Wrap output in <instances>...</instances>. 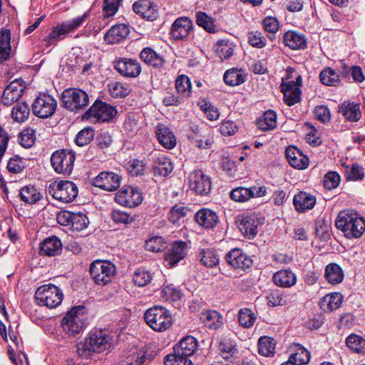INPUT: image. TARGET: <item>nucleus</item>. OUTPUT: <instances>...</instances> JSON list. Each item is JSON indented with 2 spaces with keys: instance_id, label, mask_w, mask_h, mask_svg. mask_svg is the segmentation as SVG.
Masks as SVG:
<instances>
[{
  "instance_id": "1",
  "label": "nucleus",
  "mask_w": 365,
  "mask_h": 365,
  "mask_svg": "<svg viewBox=\"0 0 365 365\" xmlns=\"http://www.w3.org/2000/svg\"><path fill=\"white\" fill-rule=\"evenodd\" d=\"M113 342V336L107 329H95L90 331L83 342L77 345V352L82 359H88L94 353L108 350Z\"/></svg>"
},
{
  "instance_id": "2",
  "label": "nucleus",
  "mask_w": 365,
  "mask_h": 365,
  "mask_svg": "<svg viewBox=\"0 0 365 365\" xmlns=\"http://www.w3.org/2000/svg\"><path fill=\"white\" fill-rule=\"evenodd\" d=\"M335 225L349 239L359 238L365 231V220L353 210L340 212Z\"/></svg>"
},
{
  "instance_id": "3",
  "label": "nucleus",
  "mask_w": 365,
  "mask_h": 365,
  "mask_svg": "<svg viewBox=\"0 0 365 365\" xmlns=\"http://www.w3.org/2000/svg\"><path fill=\"white\" fill-rule=\"evenodd\" d=\"M23 96V79L16 78L11 81L4 89L2 95V102L6 106H11L14 103L16 104L11 110V118L17 123L23 122V103L20 99Z\"/></svg>"
},
{
  "instance_id": "4",
  "label": "nucleus",
  "mask_w": 365,
  "mask_h": 365,
  "mask_svg": "<svg viewBox=\"0 0 365 365\" xmlns=\"http://www.w3.org/2000/svg\"><path fill=\"white\" fill-rule=\"evenodd\" d=\"M146 324L154 331L163 332L172 325V316L170 312L161 306H154L144 314Z\"/></svg>"
},
{
  "instance_id": "5",
  "label": "nucleus",
  "mask_w": 365,
  "mask_h": 365,
  "mask_svg": "<svg viewBox=\"0 0 365 365\" xmlns=\"http://www.w3.org/2000/svg\"><path fill=\"white\" fill-rule=\"evenodd\" d=\"M87 17L88 13L86 12L81 16L57 24L43 39L46 45L48 46L56 45L60 40L64 38V36L78 29L83 24Z\"/></svg>"
},
{
  "instance_id": "6",
  "label": "nucleus",
  "mask_w": 365,
  "mask_h": 365,
  "mask_svg": "<svg viewBox=\"0 0 365 365\" xmlns=\"http://www.w3.org/2000/svg\"><path fill=\"white\" fill-rule=\"evenodd\" d=\"M35 299L38 304L46 306L49 309L59 306L63 299L62 290L52 284H46L37 288Z\"/></svg>"
},
{
  "instance_id": "7",
  "label": "nucleus",
  "mask_w": 365,
  "mask_h": 365,
  "mask_svg": "<svg viewBox=\"0 0 365 365\" xmlns=\"http://www.w3.org/2000/svg\"><path fill=\"white\" fill-rule=\"evenodd\" d=\"M61 100L63 106L73 112L84 109L89 103L88 94L77 88H70L63 91Z\"/></svg>"
},
{
  "instance_id": "8",
  "label": "nucleus",
  "mask_w": 365,
  "mask_h": 365,
  "mask_svg": "<svg viewBox=\"0 0 365 365\" xmlns=\"http://www.w3.org/2000/svg\"><path fill=\"white\" fill-rule=\"evenodd\" d=\"M83 310V307H73L63 318L61 326L63 331L68 336H75L85 328L86 317Z\"/></svg>"
},
{
  "instance_id": "9",
  "label": "nucleus",
  "mask_w": 365,
  "mask_h": 365,
  "mask_svg": "<svg viewBox=\"0 0 365 365\" xmlns=\"http://www.w3.org/2000/svg\"><path fill=\"white\" fill-rule=\"evenodd\" d=\"M48 193L63 202H72L78 195L77 186L71 181L53 182L49 185Z\"/></svg>"
},
{
  "instance_id": "10",
  "label": "nucleus",
  "mask_w": 365,
  "mask_h": 365,
  "mask_svg": "<svg viewBox=\"0 0 365 365\" xmlns=\"http://www.w3.org/2000/svg\"><path fill=\"white\" fill-rule=\"evenodd\" d=\"M75 158V154L72 150H59L51 155V163L56 173L68 175L73 169Z\"/></svg>"
},
{
  "instance_id": "11",
  "label": "nucleus",
  "mask_w": 365,
  "mask_h": 365,
  "mask_svg": "<svg viewBox=\"0 0 365 365\" xmlns=\"http://www.w3.org/2000/svg\"><path fill=\"white\" fill-rule=\"evenodd\" d=\"M117 113L115 107L101 101H96L84 113L83 118L93 122H106L111 120Z\"/></svg>"
},
{
  "instance_id": "12",
  "label": "nucleus",
  "mask_w": 365,
  "mask_h": 365,
  "mask_svg": "<svg viewBox=\"0 0 365 365\" xmlns=\"http://www.w3.org/2000/svg\"><path fill=\"white\" fill-rule=\"evenodd\" d=\"M115 265L108 261L96 260L90 266V274L98 284L105 285L111 281L115 273Z\"/></svg>"
},
{
  "instance_id": "13",
  "label": "nucleus",
  "mask_w": 365,
  "mask_h": 365,
  "mask_svg": "<svg viewBox=\"0 0 365 365\" xmlns=\"http://www.w3.org/2000/svg\"><path fill=\"white\" fill-rule=\"evenodd\" d=\"M56 101L50 95L41 93L37 96L32 104V110L35 115L41 118H47L55 113Z\"/></svg>"
},
{
  "instance_id": "14",
  "label": "nucleus",
  "mask_w": 365,
  "mask_h": 365,
  "mask_svg": "<svg viewBox=\"0 0 365 365\" xmlns=\"http://www.w3.org/2000/svg\"><path fill=\"white\" fill-rule=\"evenodd\" d=\"M189 186L191 190L200 195H206L210 193L212 184L210 178L197 170L192 172L189 175Z\"/></svg>"
},
{
  "instance_id": "15",
  "label": "nucleus",
  "mask_w": 365,
  "mask_h": 365,
  "mask_svg": "<svg viewBox=\"0 0 365 365\" xmlns=\"http://www.w3.org/2000/svg\"><path fill=\"white\" fill-rule=\"evenodd\" d=\"M267 194L265 186H253L250 187H237L230 192V197L235 202H245L252 197L264 196Z\"/></svg>"
},
{
  "instance_id": "16",
  "label": "nucleus",
  "mask_w": 365,
  "mask_h": 365,
  "mask_svg": "<svg viewBox=\"0 0 365 365\" xmlns=\"http://www.w3.org/2000/svg\"><path fill=\"white\" fill-rule=\"evenodd\" d=\"M115 200L119 205L128 207H135L143 201L141 192L133 187H123L118 191Z\"/></svg>"
},
{
  "instance_id": "17",
  "label": "nucleus",
  "mask_w": 365,
  "mask_h": 365,
  "mask_svg": "<svg viewBox=\"0 0 365 365\" xmlns=\"http://www.w3.org/2000/svg\"><path fill=\"white\" fill-rule=\"evenodd\" d=\"M302 80L301 76H298L296 81H290L282 82L280 88L284 94V101L288 106H293L300 101L301 90Z\"/></svg>"
},
{
  "instance_id": "18",
  "label": "nucleus",
  "mask_w": 365,
  "mask_h": 365,
  "mask_svg": "<svg viewBox=\"0 0 365 365\" xmlns=\"http://www.w3.org/2000/svg\"><path fill=\"white\" fill-rule=\"evenodd\" d=\"M187 244L179 240L174 242L165 255V266L173 267L187 255Z\"/></svg>"
},
{
  "instance_id": "19",
  "label": "nucleus",
  "mask_w": 365,
  "mask_h": 365,
  "mask_svg": "<svg viewBox=\"0 0 365 365\" xmlns=\"http://www.w3.org/2000/svg\"><path fill=\"white\" fill-rule=\"evenodd\" d=\"M114 68L122 76L128 78H135L141 72L140 63L133 58H120L115 61Z\"/></svg>"
},
{
  "instance_id": "20",
  "label": "nucleus",
  "mask_w": 365,
  "mask_h": 365,
  "mask_svg": "<svg viewBox=\"0 0 365 365\" xmlns=\"http://www.w3.org/2000/svg\"><path fill=\"white\" fill-rule=\"evenodd\" d=\"M120 184V178L113 172H102L93 180V185L107 191L117 190Z\"/></svg>"
},
{
  "instance_id": "21",
  "label": "nucleus",
  "mask_w": 365,
  "mask_h": 365,
  "mask_svg": "<svg viewBox=\"0 0 365 365\" xmlns=\"http://www.w3.org/2000/svg\"><path fill=\"white\" fill-rule=\"evenodd\" d=\"M225 259L235 269H245L252 264V259L240 249H233L225 256Z\"/></svg>"
},
{
  "instance_id": "22",
  "label": "nucleus",
  "mask_w": 365,
  "mask_h": 365,
  "mask_svg": "<svg viewBox=\"0 0 365 365\" xmlns=\"http://www.w3.org/2000/svg\"><path fill=\"white\" fill-rule=\"evenodd\" d=\"M286 158L289 165L298 170H304L309 165V158L295 146H289L285 150Z\"/></svg>"
},
{
  "instance_id": "23",
  "label": "nucleus",
  "mask_w": 365,
  "mask_h": 365,
  "mask_svg": "<svg viewBox=\"0 0 365 365\" xmlns=\"http://www.w3.org/2000/svg\"><path fill=\"white\" fill-rule=\"evenodd\" d=\"M192 29V21L187 17H180L173 24L170 35L175 40L182 39L188 36Z\"/></svg>"
},
{
  "instance_id": "24",
  "label": "nucleus",
  "mask_w": 365,
  "mask_h": 365,
  "mask_svg": "<svg viewBox=\"0 0 365 365\" xmlns=\"http://www.w3.org/2000/svg\"><path fill=\"white\" fill-rule=\"evenodd\" d=\"M258 224L257 218L252 215L242 216L237 221L240 231L249 239H253L257 235Z\"/></svg>"
},
{
  "instance_id": "25",
  "label": "nucleus",
  "mask_w": 365,
  "mask_h": 365,
  "mask_svg": "<svg viewBox=\"0 0 365 365\" xmlns=\"http://www.w3.org/2000/svg\"><path fill=\"white\" fill-rule=\"evenodd\" d=\"M133 9L137 14L148 21H153L157 17L155 7L148 0L135 1L133 5Z\"/></svg>"
},
{
  "instance_id": "26",
  "label": "nucleus",
  "mask_w": 365,
  "mask_h": 365,
  "mask_svg": "<svg viewBox=\"0 0 365 365\" xmlns=\"http://www.w3.org/2000/svg\"><path fill=\"white\" fill-rule=\"evenodd\" d=\"M195 218L198 225L206 229L214 227L218 222V217L216 213L207 208H203L197 211Z\"/></svg>"
},
{
  "instance_id": "27",
  "label": "nucleus",
  "mask_w": 365,
  "mask_h": 365,
  "mask_svg": "<svg viewBox=\"0 0 365 365\" xmlns=\"http://www.w3.org/2000/svg\"><path fill=\"white\" fill-rule=\"evenodd\" d=\"M200 321L204 325L211 329H217L223 325V317L217 311L207 310L202 312Z\"/></svg>"
},
{
  "instance_id": "28",
  "label": "nucleus",
  "mask_w": 365,
  "mask_h": 365,
  "mask_svg": "<svg viewBox=\"0 0 365 365\" xmlns=\"http://www.w3.org/2000/svg\"><path fill=\"white\" fill-rule=\"evenodd\" d=\"M293 204L298 212H303L314 207L316 198L309 193L300 192L294 197Z\"/></svg>"
},
{
  "instance_id": "29",
  "label": "nucleus",
  "mask_w": 365,
  "mask_h": 365,
  "mask_svg": "<svg viewBox=\"0 0 365 365\" xmlns=\"http://www.w3.org/2000/svg\"><path fill=\"white\" fill-rule=\"evenodd\" d=\"M148 361L149 358L146 349L144 348H133L121 361L120 365H143Z\"/></svg>"
},
{
  "instance_id": "30",
  "label": "nucleus",
  "mask_w": 365,
  "mask_h": 365,
  "mask_svg": "<svg viewBox=\"0 0 365 365\" xmlns=\"http://www.w3.org/2000/svg\"><path fill=\"white\" fill-rule=\"evenodd\" d=\"M155 133L159 143L165 148L171 149L176 145V139L173 132L165 125H158Z\"/></svg>"
},
{
  "instance_id": "31",
  "label": "nucleus",
  "mask_w": 365,
  "mask_h": 365,
  "mask_svg": "<svg viewBox=\"0 0 365 365\" xmlns=\"http://www.w3.org/2000/svg\"><path fill=\"white\" fill-rule=\"evenodd\" d=\"M197 349V339L191 336H187L180 341V342L174 346V350L178 354L184 355L187 357L194 354Z\"/></svg>"
},
{
  "instance_id": "32",
  "label": "nucleus",
  "mask_w": 365,
  "mask_h": 365,
  "mask_svg": "<svg viewBox=\"0 0 365 365\" xmlns=\"http://www.w3.org/2000/svg\"><path fill=\"white\" fill-rule=\"evenodd\" d=\"M129 34V29L125 24L113 26L105 34L104 39L109 44H115L124 39Z\"/></svg>"
},
{
  "instance_id": "33",
  "label": "nucleus",
  "mask_w": 365,
  "mask_h": 365,
  "mask_svg": "<svg viewBox=\"0 0 365 365\" xmlns=\"http://www.w3.org/2000/svg\"><path fill=\"white\" fill-rule=\"evenodd\" d=\"M274 283L281 287L288 288L297 282V276L290 269H282L273 275Z\"/></svg>"
},
{
  "instance_id": "34",
  "label": "nucleus",
  "mask_w": 365,
  "mask_h": 365,
  "mask_svg": "<svg viewBox=\"0 0 365 365\" xmlns=\"http://www.w3.org/2000/svg\"><path fill=\"white\" fill-rule=\"evenodd\" d=\"M218 350L221 356L227 361L237 359L239 354L235 342L230 339H223L219 344Z\"/></svg>"
},
{
  "instance_id": "35",
  "label": "nucleus",
  "mask_w": 365,
  "mask_h": 365,
  "mask_svg": "<svg viewBox=\"0 0 365 365\" xmlns=\"http://www.w3.org/2000/svg\"><path fill=\"white\" fill-rule=\"evenodd\" d=\"M62 243L56 236L48 237L41 245L40 252L48 256H55L61 253Z\"/></svg>"
},
{
  "instance_id": "36",
  "label": "nucleus",
  "mask_w": 365,
  "mask_h": 365,
  "mask_svg": "<svg viewBox=\"0 0 365 365\" xmlns=\"http://www.w3.org/2000/svg\"><path fill=\"white\" fill-rule=\"evenodd\" d=\"M153 170L155 175L166 177L172 173L173 165L168 158L160 155L154 160Z\"/></svg>"
},
{
  "instance_id": "37",
  "label": "nucleus",
  "mask_w": 365,
  "mask_h": 365,
  "mask_svg": "<svg viewBox=\"0 0 365 365\" xmlns=\"http://www.w3.org/2000/svg\"><path fill=\"white\" fill-rule=\"evenodd\" d=\"M284 42L287 46L294 50L303 49L307 45L306 39L302 34L292 31L284 34Z\"/></svg>"
},
{
  "instance_id": "38",
  "label": "nucleus",
  "mask_w": 365,
  "mask_h": 365,
  "mask_svg": "<svg viewBox=\"0 0 365 365\" xmlns=\"http://www.w3.org/2000/svg\"><path fill=\"white\" fill-rule=\"evenodd\" d=\"M324 277L329 283L338 284L344 279V272L339 264L330 263L325 268Z\"/></svg>"
},
{
  "instance_id": "39",
  "label": "nucleus",
  "mask_w": 365,
  "mask_h": 365,
  "mask_svg": "<svg viewBox=\"0 0 365 365\" xmlns=\"http://www.w3.org/2000/svg\"><path fill=\"white\" fill-rule=\"evenodd\" d=\"M141 60L146 64L155 68H160L163 66L165 61L151 48L147 47L143 49L140 53Z\"/></svg>"
},
{
  "instance_id": "40",
  "label": "nucleus",
  "mask_w": 365,
  "mask_h": 365,
  "mask_svg": "<svg viewBox=\"0 0 365 365\" xmlns=\"http://www.w3.org/2000/svg\"><path fill=\"white\" fill-rule=\"evenodd\" d=\"M339 112L351 122L358 121L361 118L359 105L350 102H344L339 107Z\"/></svg>"
},
{
  "instance_id": "41",
  "label": "nucleus",
  "mask_w": 365,
  "mask_h": 365,
  "mask_svg": "<svg viewBox=\"0 0 365 365\" xmlns=\"http://www.w3.org/2000/svg\"><path fill=\"white\" fill-rule=\"evenodd\" d=\"M343 301V296L338 292L327 294L320 303L321 308L324 312H331L338 309Z\"/></svg>"
},
{
  "instance_id": "42",
  "label": "nucleus",
  "mask_w": 365,
  "mask_h": 365,
  "mask_svg": "<svg viewBox=\"0 0 365 365\" xmlns=\"http://www.w3.org/2000/svg\"><path fill=\"white\" fill-rule=\"evenodd\" d=\"M234 48L235 45L232 42L225 39L219 40L214 46L216 54L222 61L233 55Z\"/></svg>"
},
{
  "instance_id": "43",
  "label": "nucleus",
  "mask_w": 365,
  "mask_h": 365,
  "mask_svg": "<svg viewBox=\"0 0 365 365\" xmlns=\"http://www.w3.org/2000/svg\"><path fill=\"white\" fill-rule=\"evenodd\" d=\"M198 259L205 266L212 267L217 264L219 257L212 249H201L199 251Z\"/></svg>"
},
{
  "instance_id": "44",
  "label": "nucleus",
  "mask_w": 365,
  "mask_h": 365,
  "mask_svg": "<svg viewBox=\"0 0 365 365\" xmlns=\"http://www.w3.org/2000/svg\"><path fill=\"white\" fill-rule=\"evenodd\" d=\"M289 294L279 289L272 291L267 297V304L271 307L284 306L287 304Z\"/></svg>"
},
{
  "instance_id": "45",
  "label": "nucleus",
  "mask_w": 365,
  "mask_h": 365,
  "mask_svg": "<svg viewBox=\"0 0 365 365\" xmlns=\"http://www.w3.org/2000/svg\"><path fill=\"white\" fill-rule=\"evenodd\" d=\"M257 127L262 130L274 129L277 125V115L272 110L264 112L262 118L257 121Z\"/></svg>"
},
{
  "instance_id": "46",
  "label": "nucleus",
  "mask_w": 365,
  "mask_h": 365,
  "mask_svg": "<svg viewBox=\"0 0 365 365\" xmlns=\"http://www.w3.org/2000/svg\"><path fill=\"white\" fill-rule=\"evenodd\" d=\"M11 33L9 29L0 31V61L7 59L10 51Z\"/></svg>"
},
{
  "instance_id": "47",
  "label": "nucleus",
  "mask_w": 365,
  "mask_h": 365,
  "mask_svg": "<svg viewBox=\"0 0 365 365\" xmlns=\"http://www.w3.org/2000/svg\"><path fill=\"white\" fill-rule=\"evenodd\" d=\"M275 350V343L273 339L268 336L260 337L258 341V351L264 356H272Z\"/></svg>"
},
{
  "instance_id": "48",
  "label": "nucleus",
  "mask_w": 365,
  "mask_h": 365,
  "mask_svg": "<svg viewBox=\"0 0 365 365\" xmlns=\"http://www.w3.org/2000/svg\"><path fill=\"white\" fill-rule=\"evenodd\" d=\"M256 319V314L250 309L243 308L239 311L238 321L242 327L250 328L254 325Z\"/></svg>"
},
{
  "instance_id": "49",
  "label": "nucleus",
  "mask_w": 365,
  "mask_h": 365,
  "mask_svg": "<svg viewBox=\"0 0 365 365\" xmlns=\"http://www.w3.org/2000/svg\"><path fill=\"white\" fill-rule=\"evenodd\" d=\"M346 346L354 351L365 354V339L356 334L349 335L346 340Z\"/></svg>"
},
{
  "instance_id": "50",
  "label": "nucleus",
  "mask_w": 365,
  "mask_h": 365,
  "mask_svg": "<svg viewBox=\"0 0 365 365\" xmlns=\"http://www.w3.org/2000/svg\"><path fill=\"white\" fill-rule=\"evenodd\" d=\"M321 82L327 86H336L339 82V76L331 68L323 70L319 75Z\"/></svg>"
},
{
  "instance_id": "51",
  "label": "nucleus",
  "mask_w": 365,
  "mask_h": 365,
  "mask_svg": "<svg viewBox=\"0 0 365 365\" xmlns=\"http://www.w3.org/2000/svg\"><path fill=\"white\" fill-rule=\"evenodd\" d=\"M165 365H192L189 357L178 354L175 351L173 353L168 354L164 359Z\"/></svg>"
},
{
  "instance_id": "52",
  "label": "nucleus",
  "mask_w": 365,
  "mask_h": 365,
  "mask_svg": "<svg viewBox=\"0 0 365 365\" xmlns=\"http://www.w3.org/2000/svg\"><path fill=\"white\" fill-rule=\"evenodd\" d=\"M295 352L289 356L297 365H302L309 363L310 360V354L305 348L301 345L295 346Z\"/></svg>"
},
{
  "instance_id": "53",
  "label": "nucleus",
  "mask_w": 365,
  "mask_h": 365,
  "mask_svg": "<svg viewBox=\"0 0 365 365\" xmlns=\"http://www.w3.org/2000/svg\"><path fill=\"white\" fill-rule=\"evenodd\" d=\"M223 79L227 85L231 86H238L245 81L243 76L235 68L227 70L224 74Z\"/></svg>"
},
{
  "instance_id": "54",
  "label": "nucleus",
  "mask_w": 365,
  "mask_h": 365,
  "mask_svg": "<svg viewBox=\"0 0 365 365\" xmlns=\"http://www.w3.org/2000/svg\"><path fill=\"white\" fill-rule=\"evenodd\" d=\"M175 88L178 93L184 97H189L191 94V83L186 76L178 77L175 81Z\"/></svg>"
},
{
  "instance_id": "55",
  "label": "nucleus",
  "mask_w": 365,
  "mask_h": 365,
  "mask_svg": "<svg viewBox=\"0 0 365 365\" xmlns=\"http://www.w3.org/2000/svg\"><path fill=\"white\" fill-rule=\"evenodd\" d=\"M197 24L204 28L210 33L215 32V26L213 23L212 19L207 15L205 12L199 11L196 14Z\"/></svg>"
},
{
  "instance_id": "56",
  "label": "nucleus",
  "mask_w": 365,
  "mask_h": 365,
  "mask_svg": "<svg viewBox=\"0 0 365 365\" xmlns=\"http://www.w3.org/2000/svg\"><path fill=\"white\" fill-rule=\"evenodd\" d=\"M151 279V274L144 269H138L133 277V282L138 287L146 286L150 282Z\"/></svg>"
},
{
  "instance_id": "57",
  "label": "nucleus",
  "mask_w": 365,
  "mask_h": 365,
  "mask_svg": "<svg viewBox=\"0 0 365 365\" xmlns=\"http://www.w3.org/2000/svg\"><path fill=\"white\" fill-rule=\"evenodd\" d=\"M189 210L184 206L183 204H178L173 206L169 213V220L173 223L175 224L178 221L186 216Z\"/></svg>"
},
{
  "instance_id": "58",
  "label": "nucleus",
  "mask_w": 365,
  "mask_h": 365,
  "mask_svg": "<svg viewBox=\"0 0 365 365\" xmlns=\"http://www.w3.org/2000/svg\"><path fill=\"white\" fill-rule=\"evenodd\" d=\"M89 220L83 212H73L71 227L73 230L81 231L88 227Z\"/></svg>"
},
{
  "instance_id": "59",
  "label": "nucleus",
  "mask_w": 365,
  "mask_h": 365,
  "mask_svg": "<svg viewBox=\"0 0 365 365\" xmlns=\"http://www.w3.org/2000/svg\"><path fill=\"white\" fill-rule=\"evenodd\" d=\"M249 43L257 48H264L267 44V41L262 34L258 31H250L247 34Z\"/></svg>"
},
{
  "instance_id": "60",
  "label": "nucleus",
  "mask_w": 365,
  "mask_h": 365,
  "mask_svg": "<svg viewBox=\"0 0 365 365\" xmlns=\"http://www.w3.org/2000/svg\"><path fill=\"white\" fill-rule=\"evenodd\" d=\"M41 198V194L34 186H24V203L35 204Z\"/></svg>"
},
{
  "instance_id": "61",
  "label": "nucleus",
  "mask_w": 365,
  "mask_h": 365,
  "mask_svg": "<svg viewBox=\"0 0 365 365\" xmlns=\"http://www.w3.org/2000/svg\"><path fill=\"white\" fill-rule=\"evenodd\" d=\"M161 294L166 301L175 302L182 297V292L180 289L169 285L163 287Z\"/></svg>"
},
{
  "instance_id": "62",
  "label": "nucleus",
  "mask_w": 365,
  "mask_h": 365,
  "mask_svg": "<svg viewBox=\"0 0 365 365\" xmlns=\"http://www.w3.org/2000/svg\"><path fill=\"white\" fill-rule=\"evenodd\" d=\"M94 137V130L91 128L81 130L77 135L76 143L79 146L88 145Z\"/></svg>"
},
{
  "instance_id": "63",
  "label": "nucleus",
  "mask_w": 365,
  "mask_h": 365,
  "mask_svg": "<svg viewBox=\"0 0 365 365\" xmlns=\"http://www.w3.org/2000/svg\"><path fill=\"white\" fill-rule=\"evenodd\" d=\"M145 247L153 252H160L165 247L164 238L161 236L151 237L146 241Z\"/></svg>"
},
{
  "instance_id": "64",
  "label": "nucleus",
  "mask_w": 365,
  "mask_h": 365,
  "mask_svg": "<svg viewBox=\"0 0 365 365\" xmlns=\"http://www.w3.org/2000/svg\"><path fill=\"white\" fill-rule=\"evenodd\" d=\"M346 178L351 180H362L364 177L363 168L358 164H353L351 168H347Z\"/></svg>"
}]
</instances>
